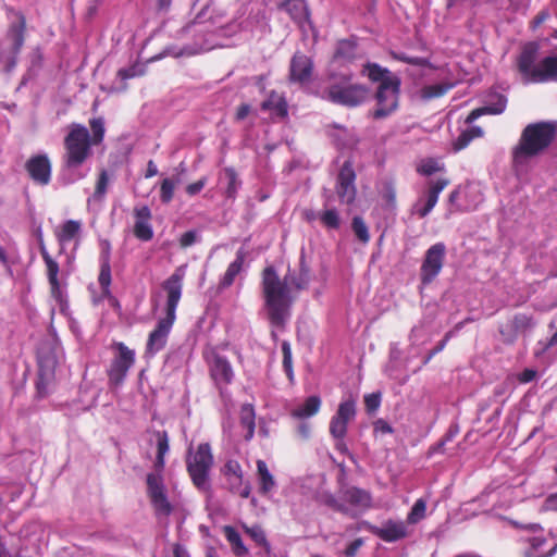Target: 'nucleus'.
<instances>
[{
	"label": "nucleus",
	"mask_w": 557,
	"mask_h": 557,
	"mask_svg": "<svg viewBox=\"0 0 557 557\" xmlns=\"http://www.w3.org/2000/svg\"><path fill=\"white\" fill-rule=\"evenodd\" d=\"M310 282V271L304 259L298 274L287 273L282 280L274 267L262 271V294L267 315L272 326L283 330L290 318V309L296 299L293 292L306 289Z\"/></svg>",
	"instance_id": "obj_1"
},
{
	"label": "nucleus",
	"mask_w": 557,
	"mask_h": 557,
	"mask_svg": "<svg viewBox=\"0 0 557 557\" xmlns=\"http://www.w3.org/2000/svg\"><path fill=\"white\" fill-rule=\"evenodd\" d=\"M556 137V121H537L527 124L517 144L511 148L512 166L515 169L524 166L530 160L544 154Z\"/></svg>",
	"instance_id": "obj_2"
},
{
	"label": "nucleus",
	"mask_w": 557,
	"mask_h": 557,
	"mask_svg": "<svg viewBox=\"0 0 557 557\" xmlns=\"http://www.w3.org/2000/svg\"><path fill=\"white\" fill-rule=\"evenodd\" d=\"M351 74L331 75L329 85L322 90L320 97L334 104L356 108L368 98L369 90L362 84L351 82Z\"/></svg>",
	"instance_id": "obj_3"
},
{
	"label": "nucleus",
	"mask_w": 557,
	"mask_h": 557,
	"mask_svg": "<svg viewBox=\"0 0 557 557\" xmlns=\"http://www.w3.org/2000/svg\"><path fill=\"white\" fill-rule=\"evenodd\" d=\"M63 145L62 165L66 170L81 168L92 156L91 147L95 146L87 127L77 123L70 126Z\"/></svg>",
	"instance_id": "obj_4"
},
{
	"label": "nucleus",
	"mask_w": 557,
	"mask_h": 557,
	"mask_svg": "<svg viewBox=\"0 0 557 557\" xmlns=\"http://www.w3.org/2000/svg\"><path fill=\"white\" fill-rule=\"evenodd\" d=\"M214 458L209 443H201L195 453L188 451L186 469L193 484L201 491L209 487V473L213 466Z\"/></svg>",
	"instance_id": "obj_5"
},
{
	"label": "nucleus",
	"mask_w": 557,
	"mask_h": 557,
	"mask_svg": "<svg viewBox=\"0 0 557 557\" xmlns=\"http://www.w3.org/2000/svg\"><path fill=\"white\" fill-rule=\"evenodd\" d=\"M12 20L5 32L7 51L0 52V58H5L10 67L15 66L26 38V17L21 11L8 10Z\"/></svg>",
	"instance_id": "obj_6"
},
{
	"label": "nucleus",
	"mask_w": 557,
	"mask_h": 557,
	"mask_svg": "<svg viewBox=\"0 0 557 557\" xmlns=\"http://www.w3.org/2000/svg\"><path fill=\"white\" fill-rule=\"evenodd\" d=\"M111 349L113 357L107 369V375L109 384L117 387L124 383L129 369L135 364L136 355L123 342H113Z\"/></svg>",
	"instance_id": "obj_7"
},
{
	"label": "nucleus",
	"mask_w": 557,
	"mask_h": 557,
	"mask_svg": "<svg viewBox=\"0 0 557 557\" xmlns=\"http://www.w3.org/2000/svg\"><path fill=\"white\" fill-rule=\"evenodd\" d=\"M401 81L399 77H391L382 82L375 91L376 108L370 112L374 120L389 116L398 108Z\"/></svg>",
	"instance_id": "obj_8"
},
{
	"label": "nucleus",
	"mask_w": 557,
	"mask_h": 557,
	"mask_svg": "<svg viewBox=\"0 0 557 557\" xmlns=\"http://www.w3.org/2000/svg\"><path fill=\"white\" fill-rule=\"evenodd\" d=\"M146 493L157 518L170 517L173 513L174 506L169 499L163 475L159 473H147Z\"/></svg>",
	"instance_id": "obj_9"
},
{
	"label": "nucleus",
	"mask_w": 557,
	"mask_h": 557,
	"mask_svg": "<svg viewBox=\"0 0 557 557\" xmlns=\"http://www.w3.org/2000/svg\"><path fill=\"white\" fill-rule=\"evenodd\" d=\"M540 46L535 41L527 42L517 57V70L524 84H537L541 77V62L536 64Z\"/></svg>",
	"instance_id": "obj_10"
},
{
	"label": "nucleus",
	"mask_w": 557,
	"mask_h": 557,
	"mask_svg": "<svg viewBox=\"0 0 557 557\" xmlns=\"http://www.w3.org/2000/svg\"><path fill=\"white\" fill-rule=\"evenodd\" d=\"M220 471L230 493L238 495L243 499L250 497L251 484L249 481L245 480L244 470L238 460H226Z\"/></svg>",
	"instance_id": "obj_11"
},
{
	"label": "nucleus",
	"mask_w": 557,
	"mask_h": 557,
	"mask_svg": "<svg viewBox=\"0 0 557 557\" xmlns=\"http://www.w3.org/2000/svg\"><path fill=\"white\" fill-rule=\"evenodd\" d=\"M185 267L181 265L161 284L166 294L165 315L176 319V309L182 298Z\"/></svg>",
	"instance_id": "obj_12"
},
{
	"label": "nucleus",
	"mask_w": 557,
	"mask_h": 557,
	"mask_svg": "<svg viewBox=\"0 0 557 557\" xmlns=\"http://www.w3.org/2000/svg\"><path fill=\"white\" fill-rule=\"evenodd\" d=\"M446 253V246L444 243H436L432 245L425 252L423 262L421 264V282L430 284L441 272Z\"/></svg>",
	"instance_id": "obj_13"
},
{
	"label": "nucleus",
	"mask_w": 557,
	"mask_h": 557,
	"mask_svg": "<svg viewBox=\"0 0 557 557\" xmlns=\"http://www.w3.org/2000/svg\"><path fill=\"white\" fill-rule=\"evenodd\" d=\"M355 181L356 173L352 163L347 160L338 172L335 188L341 202L351 205L355 201L357 195Z\"/></svg>",
	"instance_id": "obj_14"
},
{
	"label": "nucleus",
	"mask_w": 557,
	"mask_h": 557,
	"mask_svg": "<svg viewBox=\"0 0 557 557\" xmlns=\"http://www.w3.org/2000/svg\"><path fill=\"white\" fill-rule=\"evenodd\" d=\"M57 358L53 354L38 357V374L36 381L37 395L40 398L49 394V387L55 380Z\"/></svg>",
	"instance_id": "obj_15"
},
{
	"label": "nucleus",
	"mask_w": 557,
	"mask_h": 557,
	"mask_svg": "<svg viewBox=\"0 0 557 557\" xmlns=\"http://www.w3.org/2000/svg\"><path fill=\"white\" fill-rule=\"evenodd\" d=\"M370 530L374 535L381 539L384 542H396L400 539H404L407 535V528L401 521H393L388 520L382 527L371 525L367 521H361L357 523L354 528L356 531H360L361 529Z\"/></svg>",
	"instance_id": "obj_16"
},
{
	"label": "nucleus",
	"mask_w": 557,
	"mask_h": 557,
	"mask_svg": "<svg viewBox=\"0 0 557 557\" xmlns=\"http://www.w3.org/2000/svg\"><path fill=\"white\" fill-rule=\"evenodd\" d=\"M25 170L30 180L40 186L51 182L52 165L46 153L32 156L25 163Z\"/></svg>",
	"instance_id": "obj_17"
},
{
	"label": "nucleus",
	"mask_w": 557,
	"mask_h": 557,
	"mask_svg": "<svg viewBox=\"0 0 557 557\" xmlns=\"http://www.w3.org/2000/svg\"><path fill=\"white\" fill-rule=\"evenodd\" d=\"M532 315L525 313L515 314L506 324L500 325L499 333L505 344H513L517 338L534 326Z\"/></svg>",
	"instance_id": "obj_18"
},
{
	"label": "nucleus",
	"mask_w": 557,
	"mask_h": 557,
	"mask_svg": "<svg viewBox=\"0 0 557 557\" xmlns=\"http://www.w3.org/2000/svg\"><path fill=\"white\" fill-rule=\"evenodd\" d=\"M207 360L210 376L219 388L232 383L234 379V371L226 357L212 351Z\"/></svg>",
	"instance_id": "obj_19"
},
{
	"label": "nucleus",
	"mask_w": 557,
	"mask_h": 557,
	"mask_svg": "<svg viewBox=\"0 0 557 557\" xmlns=\"http://www.w3.org/2000/svg\"><path fill=\"white\" fill-rule=\"evenodd\" d=\"M175 322L174 318L164 317L161 318L156 327L150 332L146 345V354L154 355L162 350L168 342V336Z\"/></svg>",
	"instance_id": "obj_20"
},
{
	"label": "nucleus",
	"mask_w": 557,
	"mask_h": 557,
	"mask_svg": "<svg viewBox=\"0 0 557 557\" xmlns=\"http://www.w3.org/2000/svg\"><path fill=\"white\" fill-rule=\"evenodd\" d=\"M313 73V61L302 52H295L289 64V81L305 84L311 79Z\"/></svg>",
	"instance_id": "obj_21"
},
{
	"label": "nucleus",
	"mask_w": 557,
	"mask_h": 557,
	"mask_svg": "<svg viewBox=\"0 0 557 557\" xmlns=\"http://www.w3.org/2000/svg\"><path fill=\"white\" fill-rule=\"evenodd\" d=\"M40 253L47 268V278L50 286V295L57 302L61 305L65 301V299L58 277L60 271L59 264L48 253L44 246L40 247Z\"/></svg>",
	"instance_id": "obj_22"
},
{
	"label": "nucleus",
	"mask_w": 557,
	"mask_h": 557,
	"mask_svg": "<svg viewBox=\"0 0 557 557\" xmlns=\"http://www.w3.org/2000/svg\"><path fill=\"white\" fill-rule=\"evenodd\" d=\"M135 224L133 228L134 236L141 242H149L153 238V230L150 224L152 218L148 206L134 208Z\"/></svg>",
	"instance_id": "obj_23"
},
{
	"label": "nucleus",
	"mask_w": 557,
	"mask_h": 557,
	"mask_svg": "<svg viewBox=\"0 0 557 557\" xmlns=\"http://www.w3.org/2000/svg\"><path fill=\"white\" fill-rule=\"evenodd\" d=\"M450 184V181L445 177L437 178L436 181L429 182L426 190V199L423 206L416 205V213L419 218H425L436 206L440 194Z\"/></svg>",
	"instance_id": "obj_24"
},
{
	"label": "nucleus",
	"mask_w": 557,
	"mask_h": 557,
	"mask_svg": "<svg viewBox=\"0 0 557 557\" xmlns=\"http://www.w3.org/2000/svg\"><path fill=\"white\" fill-rule=\"evenodd\" d=\"M553 543L544 535H536L525 540L528 547L524 549V557H553L557 553V541L552 537Z\"/></svg>",
	"instance_id": "obj_25"
},
{
	"label": "nucleus",
	"mask_w": 557,
	"mask_h": 557,
	"mask_svg": "<svg viewBox=\"0 0 557 557\" xmlns=\"http://www.w3.org/2000/svg\"><path fill=\"white\" fill-rule=\"evenodd\" d=\"M245 262V252L243 250H238L236 253V258L233 262H231L220 278L218 284L219 290H224L231 287L236 278V276L242 272Z\"/></svg>",
	"instance_id": "obj_26"
},
{
	"label": "nucleus",
	"mask_w": 557,
	"mask_h": 557,
	"mask_svg": "<svg viewBox=\"0 0 557 557\" xmlns=\"http://www.w3.org/2000/svg\"><path fill=\"white\" fill-rule=\"evenodd\" d=\"M343 498L349 505L361 509H369L372 505L370 492L352 486L344 491Z\"/></svg>",
	"instance_id": "obj_27"
},
{
	"label": "nucleus",
	"mask_w": 557,
	"mask_h": 557,
	"mask_svg": "<svg viewBox=\"0 0 557 557\" xmlns=\"http://www.w3.org/2000/svg\"><path fill=\"white\" fill-rule=\"evenodd\" d=\"M496 102L495 103H491L488 106H485V107H481V108H476L474 110H472L467 119H466V123L468 124H471L473 123L476 119H479L480 116L484 115V114H500L505 111L506 107H507V98L504 96V95H500V94H497L496 95Z\"/></svg>",
	"instance_id": "obj_28"
},
{
	"label": "nucleus",
	"mask_w": 557,
	"mask_h": 557,
	"mask_svg": "<svg viewBox=\"0 0 557 557\" xmlns=\"http://www.w3.org/2000/svg\"><path fill=\"white\" fill-rule=\"evenodd\" d=\"M261 109L264 111H272L281 119H285L288 115V104L286 99L274 90L271 91L269 97L261 103Z\"/></svg>",
	"instance_id": "obj_29"
},
{
	"label": "nucleus",
	"mask_w": 557,
	"mask_h": 557,
	"mask_svg": "<svg viewBox=\"0 0 557 557\" xmlns=\"http://www.w3.org/2000/svg\"><path fill=\"white\" fill-rule=\"evenodd\" d=\"M321 407V398L312 395L306 398L304 404L297 406L290 411L293 418L304 420L315 416Z\"/></svg>",
	"instance_id": "obj_30"
},
{
	"label": "nucleus",
	"mask_w": 557,
	"mask_h": 557,
	"mask_svg": "<svg viewBox=\"0 0 557 557\" xmlns=\"http://www.w3.org/2000/svg\"><path fill=\"white\" fill-rule=\"evenodd\" d=\"M257 475L259 482V493L261 495L269 494L276 485L274 476L270 472L268 465L264 460L258 459L256 461Z\"/></svg>",
	"instance_id": "obj_31"
},
{
	"label": "nucleus",
	"mask_w": 557,
	"mask_h": 557,
	"mask_svg": "<svg viewBox=\"0 0 557 557\" xmlns=\"http://www.w3.org/2000/svg\"><path fill=\"white\" fill-rule=\"evenodd\" d=\"M82 224L76 220H67L54 231V235L60 245H65L78 236Z\"/></svg>",
	"instance_id": "obj_32"
},
{
	"label": "nucleus",
	"mask_w": 557,
	"mask_h": 557,
	"mask_svg": "<svg viewBox=\"0 0 557 557\" xmlns=\"http://www.w3.org/2000/svg\"><path fill=\"white\" fill-rule=\"evenodd\" d=\"M276 4L280 10L286 11L295 21H300L307 15L305 0H277Z\"/></svg>",
	"instance_id": "obj_33"
},
{
	"label": "nucleus",
	"mask_w": 557,
	"mask_h": 557,
	"mask_svg": "<svg viewBox=\"0 0 557 557\" xmlns=\"http://www.w3.org/2000/svg\"><path fill=\"white\" fill-rule=\"evenodd\" d=\"M240 425L246 429L245 440L250 441L253 437L256 429V413L251 404H244L239 412Z\"/></svg>",
	"instance_id": "obj_34"
},
{
	"label": "nucleus",
	"mask_w": 557,
	"mask_h": 557,
	"mask_svg": "<svg viewBox=\"0 0 557 557\" xmlns=\"http://www.w3.org/2000/svg\"><path fill=\"white\" fill-rule=\"evenodd\" d=\"M557 82V54L541 60L540 83Z\"/></svg>",
	"instance_id": "obj_35"
},
{
	"label": "nucleus",
	"mask_w": 557,
	"mask_h": 557,
	"mask_svg": "<svg viewBox=\"0 0 557 557\" xmlns=\"http://www.w3.org/2000/svg\"><path fill=\"white\" fill-rule=\"evenodd\" d=\"M483 136V129L480 126H472L460 133L457 139L454 141L453 147L455 151L465 149L474 138Z\"/></svg>",
	"instance_id": "obj_36"
},
{
	"label": "nucleus",
	"mask_w": 557,
	"mask_h": 557,
	"mask_svg": "<svg viewBox=\"0 0 557 557\" xmlns=\"http://www.w3.org/2000/svg\"><path fill=\"white\" fill-rule=\"evenodd\" d=\"M224 536L227 542L231 544L232 549L236 556H244L247 554V548L244 545L239 533L235 530V528L231 525H225L223 528Z\"/></svg>",
	"instance_id": "obj_37"
},
{
	"label": "nucleus",
	"mask_w": 557,
	"mask_h": 557,
	"mask_svg": "<svg viewBox=\"0 0 557 557\" xmlns=\"http://www.w3.org/2000/svg\"><path fill=\"white\" fill-rule=\"evenodd\" d=\"M364 72H367V75L371 82L379 83V85L391 77H398L397 75L392 74L389 70L382 67L376 63L370 62L364 65Z\"/></svg>",
	"instance_id": "obj_38"
},
{
	"label": "nucleus",
	"mask_w": 557,
	"mask_h": 557,
	"mask_svg": "<svg viewBox=\"0 0 557 557\" xmlns=\"http://www.w3.org/2000/svg\"><path fill=\"white\" fill-rule=\"evenodd\" d=\"M223 174L227 180V185L225 188V196L228 199H234L236 197L237 190L242 185V182L238 178V175L234 168L227 166L224 168Z\"/></svg>",
	"instance_id": "obj_39"
},
{
	"label": "nucleus",
	"mask_w": 557,
	"mask_h": 557,
	"mask_svg": "<svg viewBox=\"0 0 557 557\" xmlns=\"http://www.w3.org/2000/svg\"><path fill=\"white\" fill-rule=\"evenodd\" d=\"M356 54V44L354 41L344 39L338 41L334 52L335 60L350 61Z\"/></svg>",
	"instance_id": "obj_40"
},
{
	"label": "nucleus",
	"mask_w": 557,
	"mask_h": 557,
	"mask_svg": "<svg viewBox=\"0 0 557 557\" xmlns=\"http://www.w3.org/2000/svg\"><path fill=\"white\" fill-rule=\"evenodd\" d=\"M244 531L257 545L262 546L267 553L270 552V544L267 540L265 533L261 525L255 524L251 527L244 525Z\"/></svg>",
	"instance_id": "obj_41"
},
{
	"label": "nucleus",
	"mask_w": 557,
	"mask_h": 557,
	"mask_svg": "<svg viewBox=\"0 0 557 557\" xmlns=\"http://www.w3.org/2000/svg\"><path fill=\"white\" fill-rule=\"evenodd\" d=\"M111 265L108 263V258L101 262L98 282L101 287L102 296H110L111 285Z\"/></svg>",
	"instance_id": "obj_42"
},
{
	"label": "nucleus",
	"mask_w": 557,
	"mask_h": 557,
	"mask_svg": "<svg viewBox=\"0 0 557 557\" xmlns=\"http://www.w3.org/2000/svg\"><path fill=\"white\" fill-rule=\"evenodd\" d=\"M89 126L91 129L90 140L95 146L100 145L103 141L106 128L104 121L102 117H94L89 120Z\"/></svg>",
	"instance_id": "obj_43"
},
{
	"label": "nucleus",
	"mask_w": 557,
	"mask_h": 557,
	"mask_svg": "<svg viewBox=\"0 0 557 557\" xmlns=\"http://www.w3.org/2000/svg\"><path fill=\"white\" fill-rule=\"evenodd\" d=\"M351 228L360 243L368 244L370 242L369 227L361 216L352 218Z\"/></svg>",
	"instance_id": "obj_44"
},
{
	"label": "nucleus",
	"mask_w": 557,
	"mask_h": 557,
	"mask_svg": "<svg viewBox=\"0 0 557 557\" xmlns=\"http://www.w3.org/2000/svg\"><path fill=\"white\" fill-rule=\"evenodd\" d=\"M334 416L348 423L356 416V401L352 398L342 401Z\"/></svg>",
	"instance_id": "obj_45"
},
{
	"label": "nucleus",
	"mask_w": 557,
	"mask_h": 557,
	"mask_svg": "<svg viewBox=\"0 0 557 557\" xmlns=\"http://www.w3.org/2000/svg\"><path fill=\"white\" fill-rule=\"evenodd\" d=\"M453 85L450 84H434L422 88L421 95L423 99H434L444 96Z\"/></svg>",
	"instance_id": "obj_46"
},
{
	"label": "nucleus",
	"mask_w": 557,
	"mask_h": 557,
	"mask_svg": "<svg viewBox=\"0 0 557 557\" xmlns=\"http://www.w3.org/2000/svg\"><path fill=\"white\" fill-rule=\"evenodd\" d=\"M321 223L331 230H337L341 226V218L336 209H327L320 213Z\"/></svg>",
	"instance_id": "obj_47"
},
{
	"label": "nucleus",
	"mask_w": 557,
	"mask_h": 557,
	"mask_svg": "<svg viewBox=\"0 0 557 557\" xmlns=\"http://www.w3.org/2000/svg\"><path fill=\"white\" fill-rule=\"evenodd\" d=\"M282 355H283V369L289 381L294 379V370H293V356H292V347L287 341L282 343Z\"/></svg>",
	"instance_id": "obj_48"
},
{
	"label": "nucleus",
	"mask_w": 557,
	"mask_h": 557,
	"mask_svg": "<svg viewBox=\"0 0 557 557\" xmlns=\"http://www.w3.org/2000/svg\"><path fill=\"white\" fill-rule=\"evenodd\" d=\"M347 425L348 423L346 421L333 416L330 422V434L334 438L343 441L347 434Z\"/></svg>",
	"instance_id": "obj_49"
},
{
	"label": "nucleus",
	"mask_w": 557,
	"mask_h": 557,
	"mask_svg": "<svg viewBox=\"0 0 557 557\" xmlns=\"http://www.w3.org/2000/svg\"><path fill=\"white\" fill-rule=\"evenodd\" d=\"M396 196L397 193L394 183L385 182L382 189V198L388 208L395 209L397 202Z\"/></svg>",
	"instance_id": "obj_50"
},
{
	"label": "nucleus",
	"mask_w": 557,
	"mask_h": 557,
	"mask_svg": "<svg viewBox=\"0 0 557 557\" xmlns=\"http://www.w3.org/2000/svg\"><path fill=\"white\" fill-rule=\"evenodd\" d=\"M322 503L330 507L331 509L338 511L344 515H350L351 517H355V515L350 513L348 507L342 503H339L336 497L332 494H323L322 495Z\"/></svg>",
	"instance_id": "obj_51"
},
{
	"label": "nucleus",
	"mask_w": 557,
	"mask_h": 557,
	"mask_svg": "<svg viewBox=\"0 0 557 557\" xmlns=\"http://www.w3.org/2000/svg\"><path fill=\"white\" fill-rule=\"evenodd\" d=\"M426 510V504L422 498H419L413 504L409 515H408V521L410 523H416L425 516Z\"/></svg>",
	"instance_id": "obj_52"
},
{
	"label": "nucleus",
	"mask_w": 557,
	"mask_h": 557,
	"mask_svg": "<svg viewBox=\"0 0 557 557\" xmlns=\"http://www.w3.org/2000/svg\"><path fill=\"white\" fill-rule=\"evenodd\" d=\"M175 183L171 178H164L160 185V199L162 203H169L174 196Z\"/></svg>",
	"instance_id": "obj_53"
},
{
	"label": "nucleus",
	"mask_w": 557,
	"mask_h": 557,
	"mask_svg": "<svg viewBox=\"0 0 557 557\" xmlns=\"http://www.w3.org/2000/svg\"><path fill=\"white\" fill-rule=\"evenodd\" d=\"M108 184H109L108 172L106 170H101L99 173L98 180L96 182L94 198L102 199L107 193Z\"/></svg>",
	"instance_id": "obj_54"
},
{
	"label": "nucleus",
	"mask_w": 557,
	"mask_h": 557,
	"mask_svg": "<svg viewBox=\"0 0 557 557\" xmlns=\"http://www.w3.org/2000/svg\"><path fill=\"white\" fill-rule=\"evenodd\" d=\"M157 440V455L165 456L170 449L169 435L166 431H154Z\"/></svg>",
	"instance_id": "obj_55"
},
{
	"label": "nucleus",
	"mask_w": 557,
	"mask_h": 557,
	"mask_svg": "<svg viewBox=\"0 0 557 557\" xmlns=\"http://www.w3.org/2000/svg\"><path fill=\"white\" fill-rule=\"evenodd\" d=\"M381 405V393H371L364 396V407L368 413L375 412Z\"/></svg>",
	"instance_id": "obj_56"
},
{
	"label": "nucleus",
	"mask_w": 557,
	"mask_h": 557,
	"mask_svg": "<svg viewBox=\"0 0 557 557\" xmlns=\"http://www.w3.org/2000/svg\"><path fill=\"white\" fill-rule=\"evenodd\" d=\"M116 75L123 83L119 88H116V91H125L127 89L125 81L135 77L136 71L134 66L128 69H120Z\"/></svg>",
	"instance_id": "obj_57"
},
{
	"label": "nucleus",
	"mask_w": 557,
	"mask_h": 557,
	"mask_svg": "<svg viewBox=\"0 0 557 557\" xmlns=\"http://www.w3.org/2000/svg\"><path fill=\"white\" fill-rule=\"evenodd\" d=\"M442 171V168L435 160H428L418 168V172L422 175L430 176L435 172Z\"/></svg>",
	"instance_id": "obj_58"
},
{
	"label": "nucleus",
	"mask_w": 557,
	"mask_h": 557,
	"mask_svg": "<svg viewBox=\"0 0 557 557\" xmlns=\"http://www.w3.org/2000/svg\"><path fill=\"white\" fill-rule=\"evenodd\" d=\"M373 431L374 434H391L394 432V429L387 421L380 418L373 422Z\"/></svg>",
	"instance_id": "obj_59"
},
{
	"label": "nucleus",
	"mask_w": 557,
	"mask_h": 557,
	"mask_svg": "<svg viewBox=\"0 0 557 557\" xmlns=\"http://www.w3.org/2000/svg\"><path fill=\"white\" fill-rule=\"evenodd\" d=\"M207 184V178L206 177H201L200 180H198L197 182H194L191 184H188L186 186V193L189 195V196H195L197 194H199L203 187L206 186Z\"/></svg>",
	"instance_id": "obj_60"
},
{
	"label": "nucleus",
	"mask_w": 557,
	"mask_h": 557,
	"mask_svg": "<svg viewBox=\"0 0 557 557\" xmlns=\"http://www.w3.org/2000/svg\"><path fill=\"white\" fill-rule=\"evenodd\" d=\"M197 234L195 231L185 232L180 238V246L187 248L196 243Z\"/></svg>",
	"instance_id": "obj_61"
},
{
	"label": "nucleus",
	"mask_w": 557,
	"mask_h": 557,
	"mask_svg": "<svg viewBox=\"0 0 557 557\" xmlns=\"http://www.w3.org/2000/svg\"><path fill=\"white\" fill-rule=\"evenodd\" d=\"M363 545L361 537L354 540L344 550L346 557H355L359 548Z\"/></svg>",
	"instance_id": "obj_62"
},
{
	"label": "nucleus",
	"mask_w": 557,
	"mask_h": 557,
	"mask_svg": "<svg viewBox=\"0 0 557 557\" xmlns=\"http://www.w3.org/2000/svg\"><path fill=\"white\" fill-rule=\"evenodd\" d=\"M549 17V13L546 10L539 12L531 22V28L536 29L541 26L547 18Z\"/></svg>",
	"instance_id": "obj_63"
},
{
	"label": "nucleus",
	"mask_w": 557,
	"mask_h": 557,
	"mask_svg": "<svg viewBox=\"0 0 557 557\" xmlns=\"http://www.w3.org/2000/svg\"><path fill=\"white\" fill-rule=\"evenodd\" d=\"M536 376V371L532 369H524L518 376L520 383H529Z\"/></svg>",
	"instance_id": "obj_64"
}]
</instances>
